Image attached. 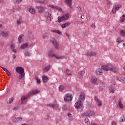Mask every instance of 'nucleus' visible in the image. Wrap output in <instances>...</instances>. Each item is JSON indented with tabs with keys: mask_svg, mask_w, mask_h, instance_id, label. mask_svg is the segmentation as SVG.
I'll use <instances>...</instances> for the list:
<instances>
[{
	"mask_svg": "<svg viewBox=\"0 0 125 125\" xmlns=\"http://www.w3.org/2000/svg\"><path fill=\"white\" fill-rule=\"evenodd\" d=\"M101 69L104 70V71H111L114 73H117L118 71V68L112 65V64H107L106 65L102 66Z\"/></svg>",
	"mask_w": 125,
	"mask_h": 125,
	"instance_id": "obj_1",
	"label": "nucleus"
},
{
	"mask_svg": "<svg viewBox=\"0 0 125 125\" xmlns=\"http://www.w3.org/2000/svg\"><path fill=\"white\" fill-rule=\"evenodd\" d=\"M16 72L19 74V79H24L25 78V71H24V68L23 67H17L16 68Z\"/></svg>",
	"mask_w": 125,
	"mask_h": 125,
	"instance_id": "obj_2",
	"label": "nucleus"
},
{
	"mask_svg": "<svg viewBox=\"0 0 125 125\" xmlns=\"http://www.w3.org/2000/svg\"><path fill=\"white\" fill-rule=\"evenodd\" d=\"M48 55L51 57H55L56 59H64L65 58H67L65 56L56 55L54 54L53 50H52L49 51Z\"/></svg>",
	"mask_w": 125,
	"mask_h": 125,
	"instance_id": "obj_3",
	"label": "nucleus"
},
{
	"mask_svg": "<svg viewBox=\"0 0 125 125\" xmlns=\"http://www.w3.org/2000/svg\"><path fill=\"white\" fill-rule=\"evenodd\" d=\"M70 18V14L69 13H65L62 16L60 17H58V21L59 23H61V22H63V21H66V20H68V19Z\"/></svg>",
	"mask_w": 125,
	"mask_h": 125,
	"instance_id": "obj_4",
	"label": "nucleus"
},
{
	"mask_svg": "<svg viewBox=\"0 0 125 125\" xmlns=\"http://www.w3.org/2000/svg\"><path fill=\"white\" fill-rule=\"evenodd\" d=\"M75 107L78 112H82L83 110V104L80 101H77L75 104Z\"/></svg>",
	"mask_w": 125,
	"mask_h": 125,
	"instance_id": "obj_5",
	"label": "nucleus"
},
{
	"mask_svg": "<svg viewBox=\"0 0 125 125\" xmlns=\"http://www.w3.org/2000/svg\"><path fill=\"white\" fill-rule=\"evenodd\" d=\"M49 41L56 49L59 48V44H58V42H57V41L55 38L51 37L50 38Z\"/></svg>",
	"mask_w": 125,
	"mask_h": 125,
	"instance_id": "obj_6",
	"label": "nucleus"
},
{
	"mask_svg": "<svg viewBox=\"0 0 125 125\" xmlns=\"http://www.w3.org/2000/svg\"><path fill=\"white\" fill-rule=\"evenodd\" d=\"M10 47L14 53H17V48H16V45H15V43L11 42L10 44Z\"/></svg>",
	"mask_w": 125,
	"mask_h": 125,
	"instance_id": "obj_7",
	"label": "nucleus"
},
{
	"mask_svg": "<svg viewBox=\"0 0 125 125\" xmlns=\"http://www.w3.org/2000/svg\"><path fill=\"white\" fill-rule=\"evenodd\" d=\"M30 47H31V46L29 44V43L24 42L21 45L20 48V49H27V48H30Z\"/></svg>",
	"mask_w": 125,
	"mask_h": 125,
	"instance_id": "obj_8",
	"label": "nucleus"
},
{
	"mask_svg": "<svg viewBox=\"0 0 125 125\" xmlns=\"http://www.w3.org/2000/svg\"><path fill=\"white\" fill-rule=\"evenodd\" d=\"M94 74L96 76H101V75H103V69L102 68H97L95 70Z\"/></svg>",
	"mask_w": 125,
	"mask_h": 125,
	"instance_id": "obj_9",
	"label": "nucleus"
},
{
	"mask_svg": "<svg viewBox=\"0 0 125 125\" xmlns=\"http://www.w3.org/2000/svg\"><path fill=\"white\" fill-rule=\"evenodd\" d=\"M45 17L48 22L51 21V14H50L49 12H46L45 13Z\"/></svg>",
	"mask_w": 125,
	"mask_h": 125,
	"instance_id": "obj_10",
	"label": "nucleus"
},
{
	"mask_svg": "<svg viewBox=\"0 0 125 125\" xmlns=\"http://www.w3.org/2000/svg\"><path fill=\"white\" fill-rule=\"evenodd\" d=\"M73 99V96L70 94H67L64 97L65 101H71Z\"/></svg>",
	"mask_w": 125,
	"mask_h": 125,
	"instance_id": "obj_11",
	"label": "nucleus"
},
{
	"mask_svg": "<svg viewBox=\"0 0 125 125\" xmlns=\"http://www.w3.org/2000/svg\"><path fill=\"white\" fill-rule=\"evenodd\" d=\"M84 99H85V94L83 93H81L79 98L80 102H83L84 101Z\"/></svg>",
	"mask_w": 125,
	"mask_h": 125,
	"instance_id": "obj_12",
	"label": "nucleus"
},
{
	"mask_svg": "<svg viewBox=\"0 0 125 125\" xmlns=\"http://www.w3.org/2000/svg\"><path fill=\"white\" fill-rule=\"evenodd\" d=\"M49 6L50 7H51V8H54L55 9L58 10L61 13H64V10H63L61 8H59V7H57V6H54V5H49Z\"/></svg>",
	"mask_w": 125,
	"mask_h": 125,
	"instance_id": "obj_13",
	"label": "nucleus"
},
{
	"mask_svg": "<svg viewBox=\"0 0 125 125\" xmlns=\"http://www.w3.org/2000/svg\"><path fill=\"white\" fill-rule=\"evenodd\" d=\"M40 92L39 90H33L32 92H29L28 94V96H31V95H35V94H37Z\"/></svg>",
	"mask_w": 125,
	"mask_h": 125,
	"instance_id": "obj_14",
	"label": "nucleus"
},
{
	"mask_svg": "<svg viewBox=\"0 0 125 125\" xmlns=\"http://www.w3.org/2000/svg\"><path fill=\"white\" fill-rule=\"evenodd\" d=\"M95 100L97 102V105L98 107H101L102 106V102L99 100V99L97 97H95Z\"/></svg>",
	"mask_w": 125,
	"mask_h": 125,
	"instance_id": "obj_15",
	"label": "nucleus"
},
{
	"mask_svg": "<svg viewBox=\"0 0 125 125\" xmlns=\"http://www.w3.org/2000/svg\"><path fill=\"white\" fill-rule=\"evenodd\" d=\"M70 26V23L66 22L65 23L62 24L61 25V28L62 29H65L67 27H69Z\"/></svg>",
	"mask_w": 125,
	"mask_h": 125,
	"instance_id": "obj_16",
	"label": "nucleus"
},
{
	"mask_svg": "<svg viewBox=\"0 0 125 125\" xmlns=\"http://www.w3.org/2000/svg\"><path fill=\"white\" fill-rule=\"evenodd\" d=\"M0 34L2 37H8V33L7 32L1 31H0Z\"/></svg>",
	"mask_w": 125,
	"mask_h": 125,
	"instance_id": "obj_17",
	"label": "nucleus"
},
{
	"mask_svg": "<svg viewBox=\"0 0 125 125\" xmlns=\"http://www.w3.org/2000/svg\"><path fill=\"white\" fill-rule=\"evenodd\" d=\"M96 53L95 52H88L86 53L87 56H94V55H96Z\"/></svg>",
	"mask_w": 125,
	"mask_h": 125,
	"instance_id": "obj_18",
	"label": "nucleus"
},
{
	"mask_svg": "<svg viewBox=\"0 0 125 125\" xmlns=\"http://www.w3.org/2000/svg\"><path fill=\"white\" fill-rule=\"evenodd\" d=\"M23 38H24V35L23 34H21L19 36L18 40L20 43H21L22 42V40Z\"/></svg>",
	"mask_w": 125,
	"mask_h": 125,
	"instance_id": "obj_19",
	"label": "nucleus"
},
{
	"mask_svg": "<svg viewBox=\"0 0 125 125\" xmlns=\"http://www.w3.org/2000/svg\"><path fill=\"white\" fill-rule=\"evenodd\" d=\"M65 2L68 5L69 8H72V0H66Z\"/></svg>",
	"mask_w": 125,
	"mask_h": 125,
	"instance_id": "obj_20",
	"label": "nucleus"
},
{
	"mask_svg": "<svg viewBox=\"0 0 125 125\" xmlns=\"http://www.w3.org/2000/svg\"><path fill=\"white\" fill-rule=\"evenodd\" d=\"M118 105L120 109L123 111V110H124V105H123V104L122 103V102L121 101H119Z\"/></svg>",
	"mask_w": 125,
	"mask_h": 125,
	"instance_id": "obj_21",
	"label": "nucleus"
},
{
	"mask_svg": "<svg viewBox=\"0 0 125 125\" xmlns=\"http://www.w3.org/2000/svg\"><path fill=\"white\" fill-rule=\"evenodd\" d=\"M48 106H49V107H51L52 108H53V109H56V108H58V104H48Z\"/></svg>",
	"mask_w": 125,
	"mask_h": 125,
	"instance_id": "obj_22",
	"label": "nucleus"
},
{
	"mask_svg": "<svg viewBox=\"0 0 125 125\" xmlns=\"http://www.w3.org/2000/svg\"><path fill=\"white\" fill-rule=\"evenodd\" d=\"M93 115V112L90 111H87L85 113V116L89 117L90 116H92Z\"/></svg>",
	"mask_w": 125,
	"mask_h": 125,
	"instance_id": "obj_23",
	"label": "nucleus"
},
{
	"mask_svg": "<svg viewBox=\"0 0 125 125\" xmlns=\"http://www.w3.org/2000/svg\"><path fill=\"white\" fill-rule=\"evenodd\" d=\"M29 10L30 13H31V14H35V13H36V11H35V9L31 6L29 7Z\"/></svg>",
	"mask_w": 125,
	"mask_h": 125,
	"instance_id": "obj_24",
	"label": "nucleus"
},
{
	"mask_svg": "<svg viewBox=\"0 0 125 125\" xmlns=\"http://www.w3.org/2000/svg\"><path fill=\"white\" fill-rule=\"evenodd\" d=\"M104 88H105V83H101L99 86V89H100V90H103V89H104Z\"/></svg>",
	"mask_w": 125,
	"mask_h": 125,
	"instance_id": "obj_25",
	"label": "nucleus"
},
{
	"mask_svg": "<svg viewBox=\"0 0 125 125\" xmlns=\"http://www.w3.org/2000/svg\"><path fill=\"white\" fill-rule=\"evenodd\" d=\"M116 42L119 44V43H121V42H124V40L122 39V38L118 37L116 39Z\"/></svg>",
	"mask_w": 125,
	"mask_h": 125,
	"instance_id": "obj_26",
	"label": "nucleus"
},
{
	"mask_svg": "<svg viewBox=\"0 0 125 125\" xmlns=\"http://www.w3.org/2000/svg\"><path fill=\"white\" fill-rule=\"evenodd\" d=\"M84 74H85V71L84 70H81L78 72V75L80 77H83Z\"/></svg>",
	"mask_w": 125,
	"mask_h": 125,
	"instance_id": "obj_27",
	"label": "nucleus"
},
{
	"mask_svg": "<svg viewBox=\"0 0 125 125\" xmlns=\"http://www.w3.org/2000/svg\"><path fill=\"white\" fill-rule=\"evenodd\" d=\"M28 97H30V96H28V95L26 96H23L21 97V103L23 104L24 103V101L26 100V98H28Z\"/></svg>",
	"mask_w": 125,
	"mask_h": 125,
	"instance_id": "obj_28",
	"label": "nucleus"
},
{
	"mask_svg": "<svg viewBox=\"0 0 125 125\" xmlns=\"http://www.w3.org/2000/svg\"><path fill=\"white\" fill-rule=\"evenodd\" d=\"M91 82L92 83H94V84L98 83V80L96 79H92Z\"/></svg>",
	"mask_w": 125,
	"mask_h": 125,
	"instance_id": "obj_29",
	"label": "nucleus"
},
{
	"mask_svg": "<svg viewBox=\"0 0 125 125\" xmlns=\"http://www.w3.org/2000/svg\"><path fill=\"white\" fill-rule=\"evenodd\" d=\"M51 32L52 33H55L56 34H58V35H61L62 33H61L59 30H57L56 29L52 30Z\"/></svg>",
	"mask_w": 125,
	"mask_h": 125,
	"instance_id": "obj_30",
	"label": "nucleus"
},
{
	"mask_svg": "<svg viewBox=\"0 0 125 125\" xmlns=\"http://www.w3.org/2000/svg\"><path fill=\"white\" fill-rule=\"evenodd\" d=\"M50 69V66L48 65L43 69V71L45 72H48Z\"/></svg>",
	"mask_w": 125,
	"mask_h": 125,
	"instance_id": "obj_31",
	"label": "nucleus"
},
{
	"mask_svg": "<svg viewBox=\"0 0 125 125\" xmlns=\"http://www.w3.org/2000/svg\"><path fill=\"white\" fill-rule=\"evenodd\" d=\"M23 23V21L21 18L19 19L17 21V25H21Z\"/></svg>",
	"mask_w": 125,
	"mask_h": 125,
	"instance_id": "obj_32",
	"label": "nucleus"
},
{
	"mask_svg": "<svg viewBox=\"0 0 125 125\" xmlns=\"http://www.w3.org/2000/svg\"><path fill=\"white\" fill-rule=\"evenodd\" d=\"M65 73L67 75V76H68V77H70V76H72V74L71 73V71H70L69 70H65Z\"/></svg>",
	"mask_w": 125,
	"mask_h": 125,
	"instance_id": "obj_33",
	"label": "nucleus"
},
{
	"mask_svg": "<svg viewBox=\"0 0 125 125\" xmlns=\"http://www.w3.org/2000/svg\"><path fill=\"white\" fill-rule=\"evenodd\" d=\"M36 2L38 3H45V0H37Z\"/></svg>",
	"mask_w": 125,
	"mask_h": 125,
	"instance_id": "obj_34",
	"label": "nucleus"
},
{
	"mask_svg": "<svg viewBox=\"0 0 125 125\" xmlns=\"http://www.w3.org/2000/svg\"><path fill=\"white\" fill-rule=\"evenodd\" d=\"M38 10L40 12H42V11H44L45 8L43 7H39Z\"/></svg>",
	"mask_w": 125,
	"mask_h": 125,
	"instance_id": "obj_35",
	"label": "nucleus"
},
{
	"mask_svg": "<svg viewBox=\"0 0 125 125\" xmlns=\"http://www.w3.org/2000/svg\"><path fill=\"white\" fill-rule=\"evenodd\" d=\"M24 53L26 56H31V52L28 50L25 51Z\"/></svg>",
	"mask_w": 125,
	"mask_h": 125,
	"instance_id": "obj_36",
	"label": "nucleus"
},
{
	"mask_svg": "<svg viewBox=\"0 0 125 125\" xmlns=\"http://www.w3.org/2000/svg\"><path fill=\"white\" fill-rule=\"evenodd\" d=\"M122 7V5H116L115 6L114 8H115V9L117 11L119 10V8H121Z\"/></svg>",
	"mask_w": 125,
	"mask_h": 125,
	"instance_id": "obj_37",
	"label": "nucleus"
},
{
	"mask_svg": "<svg viewBox=\"0 0 125 125\" xmlns=\"http://www.w3.org/2000/svg\"><path fill=\"white\" fill-rule=\"evenodd\" d=\"M125 15H123L120 19V22H124V21H125Z\"/></svg>",
	"mask_w": 125,
	"mask_h": 125,
	"instance_id": "obj_38",
	"label": "nucleus"
},
{
	"mask_svg": "<svg viewBox=\"0 0 125 125\" xmlns=\"http://www.w3.org/2000/svg\"><path fill=\"white\" fill-rule=\"evenodd\" d=\"M13 123H17L18 122V118L14 117L12 120Z\"/></svg>",
	"mask_w": 125,
	"mask_h": 125,
	"instance_id": "obj_39",
	"label": "nucleus"
},
{
	"mask_svg": "<svg viewBox=\"0 0 125 125\" xmlns=\"http://www.w3.org/2000/svg\"><path fill=\"white\" fill-rule=\"evenodd\" d=\"M13 101V98H11L9 100V102H8V104H11V103H12Z\"/></svg>",
	"mask_w": 125,
	"mask_h": 125,
	"instance_id": "obj_40",
	"label": "nucleus"
},
{
	"mask_svg": "<svg viewBox=\"0 0 125 125\" xmlns=\"http://www.w3.org/2000/svg\"><path fill=\"white\" fill-rule=\"evenodd\" d=\"M18 9L17 8H14L12 9V12H17Z\"/></svg>",
	"mask_w": 125,
	"mask_h": 125,
	"instance_id": "obj_41",
	"label": "nucleus"
},
{
	"mask_svg": "<svg viewBox=\"0 0 125 125\" xmlns=\"http://www.w3.org/2000/svg\"><path fill=\"white\" fill-rule=\"evenodd\" d=\"M59 89L60 90V91H62V90H63V89H64V86H61L59 87Z\"/></svg>",
	"mask_w": 125,
	"mask_h": 125,
	"instance_id": "obj_42",
	"label": "nucleus"
},
{
	"mask_svg": "<svg viewBox=\"0 0 125 125\" xmlns=\"http://www.w3.org/2000/svg\"><path fill=\"white\" fill-rule=\"evenodd\" d=\"M85 123L88 124H89V119H88V118H86Z\"/></svg>",
	"mask_w": 125,
	"mask_h": 125,
	"instance_id": "obj_43",
	"label": "nucleus"
},
{
	"mask_svg": "<svg viewBox=\"0 0 125 125\" xmlns=\"http://www.w3.org/2000/svg\"><path fill=\"white\" fill-rule=\"evenodd\" d=\"M106 4L109 6L112 5V2H111L110 0H108Z\"/></svg>",
	"mask_w": 125,
	"mask_h": 125,
	"instance_id": "obj_44",
	"label": "nucleus"
},
{
	"mask_svg": "<svg viewBox=\"0 0 125 125\" xmlns=\"http://www.w3.org/2000/svg\"><path fill=\"white\" fill-rule=\"evenodd\" d=\"M120 82H121V83H125V79H121L119 80Z\"/></svg>",
	"mask_w": 125,
	"mask_h": 125,
	"instance_id": "obj_45",
	"label": "nucleus"
},
{
	"mask_svg": "<svg viewBox=\"0 0 125 125\" xmlns=\"http://www.w3.org/2000/svg\"><path fill=\"white\" fill-rule=\"evenodd\" d=\"M124 121H125V119H123V116H122L121 118H120L119 119V122H120V123H122Z\"/></svg>",
	"mask_w": 125,
	"mask_h": 125,
	"instance_id": "obj_46",
	"label": "nucleus"
},
{
	"mask_svg": "<svg viewBox=\"0 0 125 125\" xmlns=\"http://www.w3.org/2000/svg\"><path fill=\"white\" fill-rule=\"evenodd\" d=\"M117 10L115 9V7L112 9L113 13H116Z\"/></svg>",
	"mask_w": 125,
	"mask_h": 125,
	"instance_id": "obj_47",
	"label": "nucleus"
},
{
	"mask_svg": "<svg viewBox=\"0 0 125 125\" xmlns=\"http://www.w3.org/2000/svg\"><path fill=\"white\" fill-rule=\"evenodd\" d=\"M22 0H16V3H20V2H22Z\"/></svg>",
	"mask_w": 125,
	"mask_h": 125,
	"instance_id": "obj_48",
	"label": "nucleus"
},
{
	"mask_svg": "<svg viewBox=\"0 0 125 125\" xmlns=\"http://www.w3.org/2000/svg\"><path fill=\"white\" fill-rule=\"evenodd\" d=\"M19 109V106H16V107L13 108V110L14 111H16V110H18Z\"/></svg>",
	"mask_w": 125,
	"mask_h": 125,
	"instance_id": "obj_49",
	"label": "nucleus"
},
{
	"mask_svg": "<svg viewBox=\"0 0 125 125\" xmlns=\"http://www.w3.org/2000/svg\"><path fill=\"white\" fill-rule=\"evenodd\" d=\"M18 122H19V121H22L23 120V118L21 117H19L18 118Z\"/></svg>",
	"mask_w": 125,
	"mask_h": 125,
	"instance_id": "obj_50",
	"label": "nucleus"
},
{
	"mask_svg": "<svg viewBox=\"0 0 125 125\" xmlns=\"http://www.w3.org/2000/svg\"><path fill=\"white\" fill-rule=\"evenodd\" d=\"M64 35L65 37H67V38H70V34H68L67 33H65Z\"/></svg>",
	"mask_w": 125,
	"mask_h": 125,
	"instance_id": "obj_51",
	"label": "nucleus"
},
{
	"mask_svg": "<svg viewBox=\"0 0 125 125\" xmlns=\"http://www.w3.org/2000/svg\"><path fill=\"white\" fill-rule=\"evenodd\" d=\"M37 83H38V84H40V83H41V80L40 79H37Z\"/></svg>",
	"mask_w": 125,
	"mask_h": 125,
	"instance_id": "obj_52",
	"label": "nucleus"
},
{
	"mask_svg": "<svg viewBox=\"0 0 125 125\" xmlns=\"http://www.w3.org/2000/svg\"><path fill=\"white\" fill-rule=\"evenodd\" d=\"M42 79H48V77L46 75H43Z\"/></svg>",
	"mask_w": 125,
	"mask_h": 125,
	"instance_id": "obj_53",
	"label": "nucleus"
},
{
	"mask_svg": "<svg viewBox=\"0 0 125 125\" xmlns=\"http://www.w3.org/2000/svg\"><path fill=\"white\" fill-rule=\"evenodd\" d=\"M0 68L3 69V70H4V71H5V72H6V73L8 71V70H7V69L6 68H3L2 67H0Z\"/></svg>",
	"mask_w": 125,
	"mask_h": 125,
	"instance_id": "obj_54",
	"label": "nucleus"
},
{
	"mask_svg": "<svg viewBox=\"0 0 125 125\" xmlns=\"http://www.w3.org/2000/svg\"><path fill=\"white\" fill-rule=\"evenodd\" d=\"M47 81H48V79H43V83H47Z\"/></svg>",
	"mask_w": 125,
	"mask_h": 125,
	"instance_id": "obj_55",
	"label": "nucleus"
},
{
	"mask_svg": "<svg viewBox=\"0 0 125 125\" xmlns=\"http://www.w3.org/2000/svg\"><path fill=\"white\" fill-rule=\"evenodd\" d=\"M67 116H68V117H69V118H72V117H73V115H72V114H71V113H68V114H67Z\"/></svg>",
	"mask_w": 125,
	"mask_h": 125,
	"instance_id": "obj_56",
	"label": "nucleus"
},
{
	"mask_svg": "<svg viewBox=\"0 0 125 125\" xmlns=\"http://www.w3.org/2000/svg\"><path fill=\"white\" fill-rule=\"evenodd\" d=\"M110 92H112V93H114L115 92V90L113 89H110Z\"/></svg>",
	"mask_w": 125,
	"mask_h": 125,
	"instance_id": "obj_57",
	"label": "nucleus"
},
{
	"mask_svg": "<svg viewBox=\"0 0 125 125\" xmlns=\"http://www.w3.org/2000/svg\"><path fill=\"white\" fill-rule=\"evenodd\" d=\"M12 58H13V59H15V58H16V56L15 55L13 54L12 56Z\"/></svg>",
	"mask_w": 125,
	"mask_h": 125,
	"instance_id": "obj_58",
	"label": "nucleus"
},
{
	"mask_svg": "<svg viewBox=\"0 0 125 125\" xmlns=\"http://www.w3.org/2000/svg\"><path fill=\"white\" fill-rule=\"evenodd\" d=\"M112 125H117V123L115 122H112Z\"/></svg>",
	"mask_w": 125,
	"mask_h": 125,
	"instance_id": "obj_59",
	"label": "nucleus"
},
{
	"mask_svg": "<svg viewBox=\"0 0 125 125\" xmlns=\"http://www.w3.org/2000/svg\"><path fill=\"white\" fill-rule=\"evenodd\" d=\"M6 73L8 76H10V72H9V71H8Z\"/></svg>",
	"mask_w": 125,
	"mask_h": 125,
	"instance_id": "obj_60",
	"label": "nucleus"
},
{
	"mask_svg": "<svg viewBox=\"0 0 125 125\" xmlns=\"http://www.w3.org/2000/svg\"><path fill=\"white\" fill-rule=\"evenodd\" d=\"M122 118L124 120H125V114H124L123 116H122Z\"/></svg>",
	"mask_w": 125,
	"mask_h": 125,
	"instance_id": "obj_61",
	"label": "nucleus"
},
{
	"mask_svg": "<svg viewBox=\"0 0 125 125\" xmlns=\"http://www.w3.org/2000/svg\"><path fill=\"white\" fill-rule=\"evenodd\" d=\"M81 18H82V19H84V16H81Z\"/></svg>",
	"mask_w": 125,
	"mask_h": 125,
	"instance_id": "obj_62",
	"label": "nucleus"
},
{
	"mask_svg": "<svg viewBox=\"0 0 125 125\" xmlns=\"http://www.w3.org/2000/svg\"><path fill=\"white\" fill-rule=\"evenodd\" d=\"M78 9L79 10H81V6H78Z\"/></svg>",
	"mask_w": 125,
	"mask_h": 125,
	"instance_id": "obj_63",
	"label": "nucleus"
},
{
	"mask_svg": "<svg viewBox=\"0 0 125 125\" xmlns=\"http://www.w3.org/2000/svg\"><path fill=\"white\" fill-rule=\"evenodd\" d=\"M2 27V25L0 24V29H1V27Z\"/></svg>",
	"mask_w": 125,
	"mask_h": 125,
	"instance_id": "obj_64",
	"label": "nucleus"
}]
</instances>
